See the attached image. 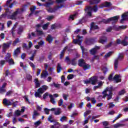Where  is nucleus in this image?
<instances>
[{
	"label": "nucleus",
	"instance_id": "obj_6",
	"mask_svg": "<svg viewBox=\"0 0 128 128\" xmlns=\"http://www.w3.org/2000/svg\"><path fill=\"white\" fill-rule=\"evenodd\" d=\"M12 40H10L6 43L3 44L2 47L3 52L6 53V50H8V48H10V45L12 44Z\"/></svg>",
	"mask_w": 128,
	"mask_h": 128
},
{
	"label": "nucleus",
	"instance_id": "obj_58",
	"mask_svg": "<svg viewBox=\"0 0 128 128\" xmlns=\"http://www.w3.org/2000/svg\"><path fill=\"white\" fill-rule=\"evenodd\" d=\"M36 7L34 6H33L32 8H30V10L31 12H34V10H36Z\"/></svg>",
	"mask_w": 128,
	"mask_h": 128
},
{
	"label": "nucleus",
	"instance_id": "obj_1",
	"mask_svg": "<svg viewBox=\"0 0 128 128\" xmlns=\"http://www.w3.org/2000/svg\"><path fill=\"white\" fill-rule=\"evenodd\" d=\"M112 86L107 87L106 90L102 92V95H99L98 98L100 100H102V98H106L107 96V100H110L112 98Z\"/></svg>",
	"mask_w": 128,
	"mask_h": 128
},
{
	"label": "nucleus",
	"instance_id": "obj_10",
	"mask_svg": "<svg viewBox=\"0 0 128 128\" xmlns=\"http://www.w3.org/2000/svg\"><path fill=\"white\" fill-rule=\"evenodd\" d=\"M90 10V12H96L98 10V5H95L93 7H92V6H88L86 8V9H85V10Z\"/></svg>",
	"mask_w": 128,
	"mask_h": 128
},
{
	"label": "nucleus",
	"instance_id": "obj_28",
	"mask_svg": "<svg viewBox=\"0 0 128 128\" xmlns=\"http://www.w3.org/2000/svg\"><path fill=\"white\" fill-rule=\"evenodd\" d=\"M48 76V73L47 70H45L43 73L41 74L42 78H46Z\"/></svg>",
	"mask_w": 128,
	"mask_h": 128
},
{
	"label": "nucleus",
	"instance_id": "obj_39",
	"mask_svg": "<svg viewBox=\"0 0 128 128\" xmlns=\"http://www.w3.org/2000/svg\"><path fill=\"white\" fill-rule=\"evenodd\" d=\"M92 28H94V30H98V26L97 25L92 24L90 26V30H92Z\"/></svg>",
	"mask_w": 128,
	"mask_h": 128
},
{
	"label": "nucleus",
	"instance_id": "obj_59",
	"mask_svg": "<svg viewBox=\"0 0 128 128\" xmlns=\"http://www.w3.org/2000/svg\"><path fill=\"white\" fill-rule=\"evenodd\" d=\"M35 96L36 98H42V95H40V93L39 92H35Z\"/></svg>",
	"mask_w": 128,
	"mask_h": 128
},
{
	"label": "nucleus",
	"instance_id": "obj_27",
	"mask_svg": "<svg viewBox=\"0 0 128 128\" xmlns=\"http://www.w3.org/2000/svg\"><path fill=\"white\" fill-rule=\"evenodd\" d=\"M48 12H50L51 14H52V12H55L56 10H57L56 7L54 8H49L48 9H46Z\"/></svg>",
	"mask_w": 128,
	"mask_h": 128
},
{
	"label": "nucleus",
	"instance_id": "obj_33",
	"mask_svg": "<svg viewBox=\"0 0 128 128\" xmlns=\"http://www.w3.org/2000/svg\"><path fill=\"white\" fill-rule=\"evenodd\" d=\"M80 48L82 50V54L84 56H88V52H85V49L84 46H80Z\"/></svg>",
	"mask_w": 128,
	"mask_h": 128
},
{
	"label": "nucleus",
	"instance_id": "obj_32",
	"mask_svg": "<svg viewBox=\"0 0 128 128\" xmlns=\"http://www.w3.org/2000/svg\"><path fill=\"white\" fill-rule=\"evenodd\" d=\"M50 86H54L56 88H60V84H56V82H54L53 84H50Z\"/></svg>",
	"mask_w": 128,
	"mask_h": 128
},
{
	"label": "nucleus",
	"instance_id": "obj_62",
	"mask_svg": "<svg viewBox=\"0 0 128 128\" xmlns=\"http://www.w3.org/2000/svg\"><path fill=\"white\" fill-rule=\"evenodd\" d=\"M50 109H48V108H44V112L46 114H50Z\"/></svg>",
	"mask_w": 128,
	"mask_h": 128
},
{
	"label": "nucleus",
	"instance_id": "obj_2",
	"mask_svg": "<svg viewBox=\"0 0 128 128\" xmlns=\"http://www.w3.org/2000/svg\"><path fill=\"white\" fill-rule=\"evenodd\" d=\"M96 82H98V76H92L88 80L85 81V84H92L93 86L96 84Z\"/></svg>",
	"mask_w": 128,
	"mask_h": 128
},
{
	"label": "nucleus",
	"instance_id": "obj_13",
	"mask_svg": "<svg viewBox=\"0 0 128 128\" xmlns=\"http://www.w3.org/2000/svg\"><path fill=\"white\" fill-rule=\"evenodd\" d=\"M100 46H96L94 48H92L90 50V54H92V56H94V54H96L98 50H100Z\"/></svg>",
	"mask_w": 128,
	"mask_h": 128
},
{
	"label": "nucleus",
	"instance_id": "obj_26",
	"mask_svg": "<svg viewBox=\"0 0 128 128\" xmlns=\"http://www.w3.org/2000/svg\"><path fill=\"white\" fill-rule=\"evenodd\" d=\"M112 54H114V51H110L109 52H108L106 53L104 56V58H110L112 56Z\"/></svg>",
	"mask_w": 128,
	"mask_h": 128
},
{
	"label": "nucleus",
	"instance_id": "obj_15",
	"mask_svg": "<svg viewBox=\"0 0 128 128\" xmlns=\"http://www.w3.org/2000/svg\"><path fill=\"white\" fill-rule=\"evenodd\" d=\"M20 54V48H17L16 49L14 50L13 53V56H14L15 58H18Z\"/></svg>",
	"mask_w": 128,
	"mask_h": 128
},
{
	"label": "nucleus",
	"instance_id": "obj_17",
	"mask_svg": "<svg viewBox=\"0 0 128 128\" xmlns=\"http://www.w3.org/2000/svg\"><path fill=\"white\" fill-rule=\"evenodd\" d=\"M119 16H114L112 18H109V22H118V21Z\"/></svg>",
	"mask_w": 128,
	"mask_h": 128
},
{
	"label": "nucleus",
	"instance_id": "obj_20",
	"mask_svg": "<svg viewBox=\"0 0 128 128\" xmlns=\"http://www.w3.org/2000/svg\"><path fill=\"white\" fill-rule=\"evenodd\" d=\"M92 66L88 64L85 63V64H84V66H83L84 70H90Z\"/></svg>",
	"mask_w": 128,
	"mask_h": 128
},
{
	"label": "nucleus",
	"instance_id": "obj_31",
	"mask_svg": "<svg viewBox=\"0 0 128 128\" xmlns=\"http://www.w3.org/2000/svg\"><path fill=\"white\" fill-rule=\"evenodd\" d=\"M78 16V13H75L74 14H71L68 20H74V16Z\"/></svg>",
	"mask_w": 128,
	"mask_h": 128
},
{
	"label": "nucleus",
	"instance_id": "obj_16",
	"mask_svg": "<svg viewBox=\"0 0 128 128\" xmlns=\"http://www.w3.org/2000/svg\"><path fill=\"white\" fill-rule=\"evenodd\" d=\"M86 64V61L82 58H80L78 60V66L81 68H83Z\"/></svg>",
	"mask_w": 128,
	"mask_h": 128
},
{
	"label": "nucleus",
	"instance_id": "obj_43",
	"mask_svg": "<svg viewBox=\"0 0 128 128\" xmlns=\"http://www.w3.org/2000/svg\"><path fill=\"white\" fill-rule=\"evenodd\" d=\"M32 36L36 37V34L34 32H32L31 34H28V38H32Z\"/></svg>",
	"mask_w": 128,
	"mask_h": 128
},
{
	"label": "nucleus",
	"instance_id": "obj_24",
	"mask_svg": "<svg viewBox=\"0 0 128 128\" xmlns=\"http://www.w3.org/2000/svg\"><path fill=\"white\" fill-rule=\"evenodd\" d=\"M62 70V65L60 63H58L57 64V72L58 74H60V71Z\"/></svg>",
	"mask_w": 128,
	"mask_h": 128
},
{
	"label": "nucleus",
	"instance_id": "obj_23",
	"mask_svg": "<svg viewBox=\"0 0 128 128\" xmlns=\"http://www.w3.org/2000/svg\"><path fill=\"white\" fill-rule=\"evenodd\" d=\"M102 0H90V4H100V2H101Z\"/></svg>",
	"mask_w": 128,
	"mask_h": 128
},
{
	"label": "nucleus",
	"instance_id": "obj_19",
	"mask_svg": "<svg viewBox=\"0 0 128 128\" xmlns=\"http://www.w3.org/2000/svg\"><path fill=\"white\" fill-rule=\"evenodd\" d=\"M54 40V38H52V35L48 34L47 38H46V42H48L49 44H52V40Z\"/></svg>",
	"mask_w": 128,
	"mask_h": 128
},
{
	"label": "nucleus",
	"instance_id": "obj_34",
	"mask_svg": "<svg viewBox=\"0 0 128 128\" xmlns=\"http://www.w3.org/2000/svg\"><path fill=\"white\" fill-rule=\"evenodd\" d=\"M100 22H103V24H110V19H109V18L107 20L103 18V19H102V20L101 21H100Z\"/></svg>",
	"mask_w": 128,
	"mask_h": 128
},
{
	"label": "nucleus",
	"instance_id": "obj_42",
	"mask_svg": "<svg viewBox=\"0 0 128 128\" xmlns=\"http://www.w3.org/2000/svg\"><path fill=\"white\" fill-rule=\"evenodd\" d=\"M56 110H57L54 112V115L58 116L59 114H60V108H58Z\"/></svg>",
	"mask_w": 128,
	"mask_h": 128
},
{
	"label": "nucleus",
	"instance_id": "obj_4",
	"mask_svg": "<svg viewBox=\"0 0 128 128\" xmlns=\"http://www.w3.org/2000/svg\"><path fill=\"white\" fill-rule=\"evenodd\" d=\"M128 36H126L124 39L122 40H120V39H117L116 40V43L117 44H122L124 46H128V42L126 40H128Z\"/></svg>",
	"mask_w": 128,
	"mask_h": 128
},
{
	"label": "nucleus",
	"instance_id": "obj_55",
	"mask_svg": "<svg viewBox=\"0 0 128 128\" xmlns=\"http://www.w3.org/2000/svg\"><path fill=\"white\" fill-rule=\"evenodd\" d=\"M36 32H38V34L39 36H42V34H44V32H42V30H40L36 29Z\"/></svg>",
	"mask_w": 128,
	"mask_h": 128
},
{
	"label": "nucleus",
	"instance_id": "obj_3",
	"mask_svg": "<svg viewBox=\"0 0 128 128\" xmlns=\"http://www.w3.org/2000/svg\"><path fill=\"white\" fill-rule=\"evenodd\" d=\"M124 60V54L120 53L114 61V68L115 70H117L118 66V60Z\"/></svg>",
	"mask_w": 128,
	"mask_h": 128
},
{
	"label": "nucleus",
	"instance_id": "obj_48",
	"mask_svg": "<svg viewBox=\"0 0 128 128\" xmlns=\"http://www.w3.org/2000/svg\"><path fill=\"white\" fill-rule=\"evenodd\" d=\"M64 54H66L64 52H63L62 51L60 54V60H62L64 58Z\"/></svg>",
	"mask_w": 128,
	"mask_h": 128
},
{
	"label": "nucleus",
	"instance_id": "obj_5",
	"mask_svg": "<svg viewBox=\"0 0 128 128\" xmlns=\"http://www.w3.org/2000/svg\"><path fill=\"white\" fill-rule=\"evenodd\" d=\"M18 102H14L13 103H12V102L10 100H8L6 98H4L3 100V104L6 106H16L18 104H16Z\"/></svg>",
	"mask_w": 128,
	"mask_h": 128
},
{
	"label": "nucleus",
	"instance_id": "obj_44",
	"mask_svg": "<svg viewBox=\"0 0 128 128\" xmlns=\"http://www.w3.org/2000/svg\"><path fill=\"white\" fill-rule=\"evenodd\" d=\"M54 16L52 15L50 16H48L46 20H48V22H50V20H52L54 19Z\"/></svg>",
	"mask_w": 128,
	"mask_h": 128
},
{
	"label": "nucleus",
	"instance_id": "obj_38",
	"mask_svg": "<svg viewBox=\"0 0 128 128\" xmlns=\"http://www.w3.org/2000/svg\"><path fill=\"white\" fill-rule=\"evenodd\" d=\"M76 58H74L70 60V62L72 66H76Z\"/></svg>",
	"mask_w": 128,
	"mask_h": 128
},
{
	"label": "nucleus",
	"instance_id": "obj_46",
	"mask_svg": "<svg viewBox=\"0 0 128 128\" xmlns=\"http://www.w3.org/2000/svg\"><path fill=\"white\" fill-rule=\"evenodd\" d=\"M10 124V121L8 120V119L6 120V122L3 124L4 126H8V125Z\"/></svg>",
	"mask_w": 128,
	"mask_h": 128
},
{
	"label": "nucleus",
	"instance_id": "obj_45",
	"mask_svg": "<svg viewBox=\"0 0 128 128\" xmlns=\"http://www.w3.org/2000/svg\"><path fill=\"white\" fill-rule=\"evenodd\" d=\"M126 94V90L124 89H123L120 91L118 93V96H122Z\"/></svg>",
	"mask_w": 128,
	"mask_h": 128
},
{
	"label": "nucleus",
	"instance_id": "obj_56",
	"mask_svg": "<svg viewBox=\"0 0 128 128\" xmlns=\"http://www.w3.org/2000/svg\"><path fill=\"white\" fill-rule=\"evenodd\" d=\"M128 28V26H119V30H126V28Z\"/></svg>",
	"mask_w": 128,
	"mask_h": 128
},
{
	"label": "nucleus",
	"instance_id": "obj_35",
	"mask_svg": "<svg viewBox=\"0 0 128 128\" xmlns=\"http://www.w3.org/2000/svg\"><path fill=\"white\" fill-rule=\"evenodd\" d=\"M54 4V2L51 1V2H48L46 4H44V6H46V8H50V6H52Z\"/></svg>",
	"mask_w": 128,
	"mask_h": 128
},
{
	"label": "nucleus",
	"instance_id": "obj_9",
	"mask_svg": "<svg viewBox=\"0 0 128 128\" xmlns=\"http://www.w3.org/2000/svg\"><path fill=\"white\" fill-rule=\"evenodd\" d=\"M96 38H87L86 39L85 42L86 44H94L96 42Z\"/></svg>",
	"mask_w": 128,
	"mask_h": 128
},
{
	"label": "nucleus",
	"instance_id": "obj_49",
	"mask_svg": "<svg viewBox=\"0 0 128 128\" xmlns=\"http://www.w3.org/2000/svg\"><path fill=\"white\" fill-rule=\"evenodd\" d=\"M8 62L10 66H12V64H14V59L12 58L10 59Z\"/></svg>",
	"mask_w": 128,
	"mask_h": 128
},
{
	"label": "nucleus",
	"instance_id": "obj_61",
	"mask_svg": "<svg viewBox=\"0 0 128 128\" xmlns=\"http://www.w3.org/2000/svg\"><path fill=\"white\" fill-rule=\"evenodd\" d=\"M102 70L103 72V73L104 74H106V72L108 70V68H106V67H103V68H102Z\"/></svg>",
	"mask_w": 128,
	"mask_h": 128
},
{
	"label": "nucleus",
	"instance_id": "obj_18",
	"mask_svg": "<svg viewBox=\"0 0 128 128\" xmlns=\"http://www.w3.org/2000/svg\"><path fill=\"white\" fill-rule=\"evenodd\" d=\"M113 80L116 81V84L120 82L122 79H120V75L116 74L113 78Z\"/></svg>",
	"mask_w": 128,
	"mask_h": 128
},
{
	"label": "nucleus",
	"instance_id": "obj_54",
	"mask_svg": "<svg viewBox=\"0 0 128 128\" xmlns=\"http://www.w3.org/2000/svg\"><path fill=\"white\" fill-rule=\"evenodd\" d=\"M38 92H39L40 94H44V91L43 90V89L42 88H40L38 90Z\"/></svg>",
	"mask_w": 128,
	"mask_h": 128
},
{
	"label": "nucleus",
	"instance_id": "obj_51",
	"mask_svg": "<svg viewBox=\"0 0 128 128\" xmlns=\"http://www.w3.org/2000/svg\"><path fill=\"white\" fill-rule=\"evenodd\" d=\"M74 78V75L72 74H70L68 76H67V78L68 80H72V78Z\"/></svg>",
	"mask_w": 128,
	"mask_h": 128
},
{
	"label": "nucleus",
	"instance_id": "obj_37",
	"mask_svg": "<svg viewBox=\"0 0 128 128\" xmlns=\"http://www.w3.org/2000/svg\"><path fill=\"white\" fill-rule=\"evenodd\" d=\"M86 22V17H83L82 19L79 20H78V24H84V22Z\"/></svg>",
	"mask_w": 128,
	"mask_h": 128
},
{
	"label": "nucleus",
	"instance_id": "obj_50",
	"mask_svg": "<svg viewBox=\"0 0 128 128\" xmlns=\"http://www.w3.org/2000/svg\"><path fill=\"white\" fill-rule=\"evenodd\" d=\"M26 78L28 80H32V76L30 74H27L26 75Z\"/></svg>",
	"mask_w": 128,
	"mask_h": 128
},
{
	"label": "nucleus",
	"instance_id": "obj_25",
	"mask_svg": "<svg viewBox=\"0 0 128 128\" xmlns=\"http://www.w3.org/2000/svg\"><path fill=\"white\" fill-rule=\"evenodd\" d=\"M49 98H50V102L53 104H56V100H54V96L52 94H49Z\"/></svg>",
	"mask_w": 128,
	"mask_h": 128
},
{
	"label": "nucleus",
	"instance_id": "obj_36",
	"mask_svg": "<svg viewBox=\"0 0 128 128\" xmlns=\"http://www.w3.org/2000/svg\"><path fill=\"white\" fill-rule=\"evenodd\" d=\"M48 26H50V22H47L42 26V28L44 30H48Z\"/></svg>",
	"mask_w": 128,
	"mask_h": 128
},
{
	"label": "nucleus",
	"instance_id": "obj_8",
	"mask_svg": "<svg viewBox=\"0 0 128 128\" xmlns=\"http://www.w3.org/2000/svg\"><path fill=\"white\" fill-rule=\"evenodd\" d=\"M77 38L78 39H74L73 40V42L74 44H76L79 46H82V40H80V38H83V36H80V35H78L76 36Z\"/></svg>",
	"mask_w": 128,
	"mask_h": 128
},
{
	"label": "nucleus",
	"instance_id": "obj_63",
	"mask_svg": "<svg viewBox=\"0 0 128 128\" xmlns=\"http://www.w3.org/2000/svg\"><path fill=\"white\" fill-rule=\"evenodd\" d=\"M56 28H58L56 24H53L51 26V30H56Z\"/></svg>",
	"mask_w": 128,
	"mask_h": 128
},
{
	"label": "nucleus",
	"instance_id": "obj_47",
	"mask_svg": "<svg viewBox=\"0 0 128 128\" xmlns=\"http://www.w3.org/2000/svg\"><path fill=\"white\" fill-rule=\"evenodd\" d=\"M68 38L66 36H65L63 38V40H62V44H66V42H68Z\"/></svg>",
	"mask_w": 128,
	"mask_h": 128
},
{
	"label": "nucleus",
	"instance_id": "obj_40",
	"mask_svg": "<svg viewBox=\"0 0 128 128\" xmlns=\"http://www.w3.org/2000/svg\"><path fill=\"white\" fill-rule=\"evenodd\" d=\"M112 29L114 30H116V32H119L120 26H118L116 25H114L112 26Z\"/></svg>",
	"mask_w": 128,
	"mask_h": 128
},
{
	"label": "nucleus",
	"instance_id": "obj_64",
	"mask_svg": "<svg viewBox=\"0 0 128 128\" xmlns=\"http://www.w3.org/2000/svg\"><path fill=\"white\" fill-rule=\"evenodd\" d=\"M41 88H42V90L44 92H46V90H48V86H46V85H43V86H42V87Z\"/></svg>",
	"mask_w": 128,
	"mask_h": 128
},
{
	"label": "nucleus",
	"instance_id": "obj_22",
	"mask_svg": "<svg viewBox=\"0 0 128 128\" xmlns=\"http://www.w3.org/2000/svg\"><path fill=\"white\" fill-rule=\"evenodd\" d=\"M126 126V124H120V123H116V124L114 125V128H122V126Z\"/></svg>",
	"mask_w": 128,
	"mask_h": 128
},
{
	"label": "nucleus",
	"instance_id": "obj_53",
	"mask_svg": "<svg viewBox=\"0 0 128 128\" xmlns=\"http://www.w3.org/2000/svg\"><path fill=\"white\" fill-rule=\"evenodd\" d=\"M29 64L30 66H31V68H33V70H36V66L34 65V63H32V62H30Z\"/></svg>",
	"mask_w": 128,
	"mask_h": 128
},
{
	"label": "nucleus",
	"instance_id": "obj_12",
	"mask_svg": "<svg viewBox=\"0 0 128 128\" xmlns=\"http://www.w3.org/2000/svg\"><path fill=\"white\" fill-rule=\"evenodd\" d=\"M106 42H108V38H106V36H102L100 37V38L98 40L99 44H106Z\"/></svg>",
	"mask_w": 128,
	"mask_h": 128
},
{
	"label": "nucleus",
	"instance_id": "obj_52",
	"mask_svg": "<svg viewBox=\"0 0 128 128\" xmlns=\"http://www.w3.org/2000/svg\"><path fill=\"white\" fill-rule=\"evenodd\" d=\"M66 118H68L66 116H62L60 119V122H66Z\"/></svg>",
	"mask_w": 128,
	"mask_h": 128
},
{
	"label": "nucleus",
	"instance_id": "obj_60",
	"mask_svg": "<svg viewBox=\"0 0 128 128\" xmlns=\"http://www.w3.org/2000/svg\"><path fill=\"white\" fill-rule=\"evenodd\" d=\"M63 104H64V100H62V99L61 98V99H60V100L58 101V104L59 106H62Z\"/></svg>",
	"mask_w": 128,
	"mask_h": 128
},
{
	"label": "nucleus",
	"instance_id": "obj_57",
	"mask_svg": "<svg viewBox=\"0 0 128 128\" xmlns=\"http://www.w3.org/2000/svg\"><path fill=\"white\" fill-rule=\"evenodd\" d=\"M68 95L66 94H62V98L64 100H68Z\"/></svg>",
	"mask_w": 128,
	"mask_h": 128
},
{
	"label": "nucleus",
	"instance_id": "obj_30",
	"mask_svg": "<svg viewBox=\"0 0 128 128\" xmlns=\"http://www.w3.org/2000/svg\"><path fill=\"white\" fill-rule=\"evenodd\" d=\"M34 82L36 84V88H40V83L38 78H35Z\"/></svg>",
	"mask_w": 128,
	"mask_h": 128
},
{
	"label": "nucleus",
	"instance_id": "obj_11",
	"mask_svg": "<svg viewBox=\"0 0 128 128\" xmlns=\"http://www.w3.org/2000/svg\"><path fill=\"white\" fill-rule=\"evenodd\" d=\"M128 20V12H126L122 15V19L120 20V24H124V22Z\"/></svg>",
	"mask_w": 128,
	"mask_h": 128
},
{
	"label": "nucleus",
	"instance_id": "obj_14",
	"mask_svg": "<svg viewBox=\"0 0 128 128\" xmlns=\"http://www.w3.org/2000/svg\"><path fill=\"white\" fill-rule=\"evenodd\" d=\"M112 6L110 2H104L103 4H100L99 6L100 8H110Z\"/></svg>",
	"mask_w": 128,
	"mask_h": 128
},
{
	"label": "nucleus",
	"instance_id": "obj_21",
	"mask_svg": "<svg viewBox=\"0 0 128 128\" xmlns=\"http://www.w3.org/2000/svg\"><path fill=\"white\" fill-rule=\"evenodd\" d=\"M40 116V113L38 112L36 110H34L32 116V120H36V116Z\"/></svg>",
	"mask_w": 128,
	"mask_h": 128
},
{
	"label": "nucleus",
	"instance_id": "obj_29",
	"mask_svg": "<svg viewBox=\"0 0 128 128\" xmlns=\"http://www.w3.org/2000/svg\"><path fill=\"white\" fill-rule=\"evenodd\" d=\"M24 32V27L20 26L18 28L17 34H22V32Z\"/></svg>",
	"mask_w": 128,
	"mask_h": 128
},
{
	"label": "nucleus",
	"instance_id": "obj_7",
	"mask_svg": "<svg viewBox=\"0 0 128 128\" xmlns=\"http://www.w3.org/2000/svg\"><path fill=\"white\" fill-rule=\"evenodd\" d=\"M20 9H16V10L15 11L12 15H8V18L9 20H16V16H18V14H20Z\"/></svg>",
	"mask_w": 128,
	"mask_h": 128
},
{
	"label": "nucleus",
	"instance_id": "obj_41",
	"mask_svg": "<svg viewBox=\"0 0 128 128\" xmlns=\"http://www.w3.org/2000/svg\"><path fill=\"white\" fill-rule=\"evenodd\" d=\"M18 42H20V38H17L15 40H14L12 42V46H16V44H18Z\"/></svg>",
	"mask_w": 128,
	"mask_h": 128
}]
</instances>
